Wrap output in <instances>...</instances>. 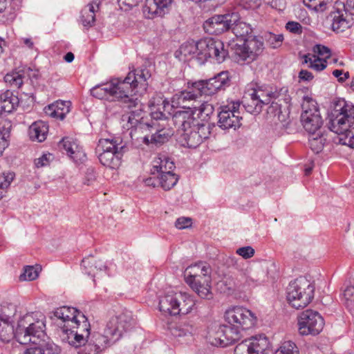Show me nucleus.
Returning <instances> with one entry per match:
<instances>
[{"label": "nucleus", "instance_id": "f257e3e1", "mask_svg": "<svg viewBox=\"0 0 354 354\" xmlns=\"http://www.w3.org/2000/svg\"><path fill=\"white\" fill-rule=\"evenodd\" d=\"M151 77L150 69L146 66H142L130 71L124 80L115 79L109 84L102 85V91L106 97L112 96L125 106H133L138 102L130 95L144 94Z\"/></svg>", "mask_w": 354, "mask_h": 354}, {"label": "nucleus", "instance_id": "f03ea898", "mask_svg": "<svg viewBox=\"0 0 354 354\" xmlns=\"http://www.w3.org/2000/svg\"><path fill=\"white\" fill-rule=\"evenodd\" d=\"M226 324L219 326L214 338L215 346L227 347L242 337V332L252 328L256 322V317L248 309L234 306L225 313Z\"/></svg>", "mask_w": 354, "mask_h": 354}, {"label": "nucleus", "instance_id": "7ed1b4c3", "mask_svg": "<svg viewBox=\"0 0 354 354\" xmlns=\"http://www.w3.org/2000/svg\"><path fill=\"white\" fill-rule=\"evenodd\" d=\"M135 324L131 312H125L111 317L107 322L103 334L97 332L91 334V337L83 345L84 353L100 354L105 348L118 342Z\"/></svg>", "mask_w": 354, "mask_h": 354}, {"label": "nucleus", "instance_id": "20e7f679", "mask_svg": "<svg viewBox=\"0 0 354 354\" xmlns=\"http://www.w3.org/2000/svg\"><path fill=\"white\" fill-rule=\"evenodd\" d=\"M328 120V128L337 134L336 142L354 149V105L344 99L334 101Z\"/></svg>", "mask_w": 354, "mask_h": 354}, {"label": "nucleus", "instance_id": "39448f33", "mask_svg": "<svg viewBox=\"0 0 354 354\" xmlns=\"http://www.w3.org/2000/svg\"><path fill=\"white\" fill-rule=\"evenodd\" d=\"M230 57L239 64H250L261 55L264 49L262 37L253 35L239 43L233 41L228 45Z\"/></svg>", "mask_w": 354, "mask_h": 354}, {"label": "nucleus", "instance_id": "423d86ee", "mask_svg": "<svg viewBox=\"0 0 354 354\" xmlns=\"http://www.w3.org/2000/svg\"><path fill=\"white\" fill-rule=\"evenodd\" d=\"M46 324L41 319L34 320L31 315H26L17 322L15 329V338L21 344H39L46 336Z\"/></svg>", "mask_w": 354, "mask_h": 354}, {"label": "nucleus", "instance_id": "0eeeda50", "mask_svg": "<svg viewBox=\"0 0 354 354\" xmlns=\"http://www.w3.org/2000/svg\"><path fill=\"white\" fill-rule=\"evenodd\" d=\"M315 287L306 277L291 281L287 288V300L295 308L306 307L314 297Z\"/></svg>", "mask_w": 354, "mask_h": 354}, {"label": "nucleus", "instance_id": "6e6552de", "mask_svg": "<svg viewBox=\"0 0 354 354\" xmlns=\"http://www.w3.org/2000/svg\"><path fill=\"white\" fill-rule=\"evenodd\" d=\"M198 51L197 62L200 65L205 64L209 58H213L218 63H223L230 55V48L227 50L219 39L205 37L198 41Z\"/></svg>", "mask_w": 354, "mask_h": 354}, {"label": "nucleus", "instance_id": "1a4fd4ad", "mask_svg": "<svg viewBox=\"0 0 354 354\" xmlns=\"http://www.w3.org/2000/svg\"><path fill=\"white\" fill-rule=\"evenodd\" d=\"M302 109L300 120L304 129L308 133L314 134L320 131L323 120L320 115L319 109L317 106V102L311 97L304 96Z\"/></svg>", "mask_w": 354, "mask_h": 354}, {"label": "nucleus", "instance_id": "9d476101", "mask_svg": "<svg viewBox=\"0 0 354 354\" xmlns=\"http://www.w3.org/2000/svg\"><path fill=\"white\" fill-rule=\"evenodd\" d=\"M240 106L239 102H231L226 105L220 106L217 113L218 127L223 130L239 128L243 119L240 114Z\"/></svg>", "mask_w": 354, "mask_h": 354}, {"label": "nucleus", "instance_id": "9b49d317", "mask_svg": "<svg viewBox=\"0 0 354 354\" xmlns=\"http://www.w3.org/2000/svg\"><path fill=\"white\" fill-rule=\"evenodd\" d=\"M298 325L301 335H317L322 330L324 321L318 312L308 309L300 313Z\"/></svg>", "mask_w": 354, "mask_h": 354}, {"label": "nucleus", "instance_id": "f8f14e48", "mask_svg": "<svg viewBox=\"0 0 354 354\" xmlns=\"http://www.w3.org/2000/svg\"><path fill=\"white\" fill-rule=\"evenodd\" d=\"M237 19L238 12H235L215 15L203 23V28L208 34L220 35L230 30Z\"/></svg>", "mask_w": 354, "mask_h": 354}, {"label": "nucleus", "instance_id": "ddd939ff", "mask_svg": "<svg viewBox=\"0 0 354 354\" xmlns=\"http://www.w3.org/2000/svg\"><path fill=\"white\" fill-rule=\"evenodd\" d=\"M230 84L229 72L225 71L208 80L195 82L193 83V86L200 91L201 95H212L218 90L225 89L230 86Z\"/></svg>", "mask_w": 354, "mask_h": 354}, {"label": "nucleus", "instance_id": "4468645a", "mask_svg": "<svg viewBox=\"0 0 354 354\" xmlns=\"http://www.w3.org/2000/svg\"><path fill=\"white\" fill-rule=\"evenodd\" d=\"M210 124L205 123L183 131L180 136L182 145L188 148H196L210 135Z\"/></svg>", "mask_w": 354, "mask_h": 354}, {"label": "nucleus", "instance_id": "2eb2a0df", "mask_svg": "<svg viewBox=\"0 0 354 354\" xmlns=\"http://www.w3.org/2000/svg\"><path fill=\"white\" fill-rule=\"evenodd\" d=\"M196 113L195 109L190 107L175 111L172 116V120L178 131H188L203 124V123L197 118Z\"/></svg>", "mask_w": 354, "mask_h": 354}, {"label": "nucleus", "instance_id": "dca6fc26", "mask_svg": "<svg viewBox=\"0 0 354 354\" xmlns=\"http://www.w3.org/2000/svg\"><path fill=\"white\" fill-rule=\"evenodd\" d=\"M212 268L205 262H199L188 266L184 272L185 281L189 285L199 284L203 280L211 278Z\"/></svg>", "mask_w": 354, "mask_h": 354}, {"label": "nucleus", "instance_id": "f3484780", "mask_svg": "<svg viewBox=\"0 0 354 354\" xmlns=\"http://www.w3.org/2000/svg\"><path fill=\"white\" fill-rule=\"evenodd\" d=\"M241 280L250 287L263 285L266 280V273L262 267H248L240 271Z\"/></svg>", "mask_w": 354, "mask_h": 354}, {"label": "nucleus", "instance_id": "a211bd4d", "mask_svg": "<svg viewBox=\"0 0 354 354\" xmlns=\"http://www.w3.org/2000/svg\"><path fill=\"white\" fill-rule=\"evenodd\" d=\"M101 3V0H93L82 8L80 21L84 28L88 29L95 26V12L99 11Z\"/></svg>", "mask_w": 354, "mask_h": 354}, {"label": "nucleus", "instance_id": "6ab92c4d", "mask_svg": "<svg viewBox=\"0 0 354 354\" xmlns=\"http://www.w3.org/2000/svg\"><path fill=\"white\" fill-rule=\"evenodd\" d=\"M172 1L173 0H153L151 3L145 5L143 12L147 15L148 18L163 17L169 12Z\"/></svg>", "mask_w": 354, "mask_h": 354}, {"label": "nucleus", "instance_id": "aec40b11", "mask_svg": "<svg viewBox=\"0 0 354 354\" xmlns=\"http://www.w3.org/2000/svg\"><path fill=\"white\" fill-rule=\"evenodd\" d=\"M38 70H32L30 68H24L19 71L12 72L8 73L4 77V80L6 83L10 84L11 86L20 88L23 84L24 79L26 77L38 79L39 77Z\"/></svg>", "mask_w": 354, "mask_h": 354}, {"label": "nucleus", "instance_id": "412c9836", "mask_svg": "<svg viewBox=\"0 0 354 354\" xmlns=\"http://www.w3.org/2000/svg\"><path fill=\"white\" fill-rule=\"evenodd\" d=\"M126 145H121L118 151L114 152H96L98 158L102 165L111 169L118 168L120 165V161L123 154L127 151Z\"/></svg>", "mask_w": 354, "mask_h": 354}, {"label": "nucleus", "instance_id": "4be33fe9", "mask_svg": "<svg viewBox=\"0 0 354 354\" xmlns=\"http://www.w3.org/2000/svg\"><path fill=\"white\" fill-rule=\"evenodd\" d=\"M178 292L174 294H167L160 298L159 310L165 314L169 315H180V310H178Z\"/></svg>", "mask_w": 354, "mask_h": 354}, {"label": "nucleus", "instance_id": "5701e85b", "mask_svg": "<svg viewBox=\"0 0 354 354\" xmlns=\"http://www.w3.org/2000/svg\"><path fill=\"white\" fill-rule=\"evenodd\" d=\"M175 167L174 162L171 158L165 154H160L153 160L151 174V175L164 174L165 171H174Z\"/></svg>", "mask_w": 354, "mask_h": 354}, {"label": "nucleus", "instance_id": "b1692460", "mask_svg": "<svg viewBox=\"0 0 354 354\" xmlns=\"http://www.w3.org/2000/svg\"><path fill=\"white\" fill-rule=\"evenodd\" d=\"M53 314L55 317L61 319L64 323L62 327L68 325V328L71 324L76 323L75 321L77 319V316L83 313L75 308L62 306L57 308Z\"/></svg>", "mask_w": 354, "mask_h": 354}, {"label": "nucleus", "instance_id": "393cba45", "mask_svg": "<svg viewBox=\"0 0 354 354\" xmlns=\"http://www.w3.org/2000/svg\"><path fill=\"white\" fill-rule=\"evenodd\" d=\"M63 342H67L70 346L77 348L86 344L87 342L86 338L84 337L83 334H78L77 332H74V329L68 328V325L65 327H62Z\"/></svg>", "mask_w": 354, "mask_h": 354}, {"label": "nucleus", "instance_id": "a878e982", "mask_svg": "<svg viewBox=\"0 0 354 354\" xmlns=\"http://www.w3.org/2000/svg\"><path fill=\"white\" fill-rule=\"evenodd\" d=\"M70 111V102L57 101L44 108V112L51 118L64 120Z\"/></svg>", "mask_w": 354, "mask_h": 354}, {"label": "nucleus", "instance_id": "bb28decb", "mask_svg": "<svg viewBox=\"0 0 354 354\" xmlns=\"http://www.w3.org/2000/svg\"><path fill=\"white\" fill-rule=\"evenodd\" d=\"M263 101L256 99L250 89H248V91L245 92L241 101L245 110L253 115H258L261 112L263 106Z\"/></svg>", "mask_w": 354, "mask_h": 354}, {"label": "nucleus", "instance_id": "cd10ccee", "mask_svg": "<svg viewBox=\"0 0 354 354\" xmlns=\"http://www.w3.org/2000/svg\"><path fill=\"white\" fill-rule=\"evenodd\" d=\"M234 35L237 37L238 42L241 43L244 39H248L249 36H252L253 29L249 24L241 21L240 15L238 13L237 21L232 25L231 28Z\"/></svg>", "mask_w": 354, "mask_h": 354}, {"label": "nucleus", "instance_id": "c85d7f7f", "mask_svg": "<svg viewBox=\"0 0 354 354\" xmlns=\"http://www.w3.org/2000/svg\"><path fill=\"white\" fill-rule=\"evenodd\" d=\"M248 354H261L269 347L268 339L263 335L248 338Z\"/></svg>", "mask_w": 354, "mask_h": 354}, {"label": "nucleus", "instance_id": "c756f323", "mask_svg": "<svg viewBox=\"0 0 354 354\" xmlns=\"http://www.w3.org/2000/svg\"><path fill=\"white\" fill-rule=\"evenodd\" d=\"M19 99L10 91L0 95V116L11 113L18 105Z\"/></svg>", "mask_w": 354, "mask_h": 354}, {"label": "nucleus", "instance_id": "7c9ffc66", "mask_svg": "<svg viewBox=\"0 0 354 354\" xmlns=\"http://www.w3.org/2000/svg\"><path fill=\"white\" fill-rule=\"evenodd\" d=\"M48 132V125L46 122L41 120L35 122L29 127L30 139L39 142L46 140Z\"/></svg>", "mask_w": 354, "mask_h": 354}, {"label": "nucleus", "instance_id": "2f4dec72", "mask_svg": "<svg viewBox=\"0 0 354 354\" xmlns=\"http://www.w3.org/2000/svg\"><path fill=\"white\" fill-rule=\"evenodd\" d=\"M329 17L332 18L331 28L336 33L342 32L350 27L349 22L341 14L339 8L336 11L331 12Z\"/></svg>", "mask_w": 354, "mask_h": 354}, {"label": "nucleus", "instance_id": "473e14b6", "mask_svg": "<svg viewBox=\"0 0 354 354\" xmlns=\"http://www.w3.org/2000/svg\"><path fill=\"white\" fill-rule=\"evenodd\" d=\"M133 94L130 95L133 100H136L138 103L131 107L125 106L124 104H121V106L123 107V109H127L130 111V115L129 116V122L132 126H137L138 124H142L143 123V115L142 114L143 111L142 109V104L140 103V101L137 97H132Z\"/></svg>", "mask_w": 354, "mask_h": 354}, {"label": "nucleus", "instance_id": "72a5a7b5", "mask_svg": "<svg viewBox=\"0 0 354 354\" xmlns=\"http://www.w3.org/2000/svg\"><path fill=\"white\" fill-rule=\"evenodd\" d=\"M76 323L71 324L69 328L74 329V332H77L78 334H83L85 338L89 339L91 336V325L88 319L84 314H80L75 321Z\"/></svg>", "mask_w": 354, "mask_h": 354}, {"label": "nucleus", "instance_id": "f704fd0d", "mask_svg": "<svg viewBox=\"0 0 354 354\" xmlns=\"http://www.w3.org/2000/svg\"><path fill=\"white\" fill-rule=\"evenodd\" d=\"M249 89L252 93V95H254L256 99L263 101V106L270 104L272 100V91L268 86L264 85L260 86L256 84L255 86L251 85V88Z\"/></svg>", "mask_w": 354, "mask_h": 354}, {"label": "nucleus", "instance_id": "c9c22d12", "mask_svg": "<svg viewBox=\"0 0 354 354\" xmlns=\"http://www.w3.org/2000/svg\"><path fill=\"white\" fill-rule=\"evenodd\" d=\"M178 310H180V315H187L191 312L193 307L196 305V302L192 296L187 292H178Z\"/></svg>", "mask_w": 354, "mask_h": 354}, {"label": "nucleus", "instance_id": "e433bc0d", "mask_svg": "<svg viewBox=\"0 0 354 354\" xmlns=\"http://www.w3.org/2000/svg\"><path fill=\"white\" fill-rule=\"evenodd\" d=\"M13 337H15L13 322L0 317V340L9 342Z\"/></svg>", "mask_w": 354, "mask_h": 354}, {"label": "nucleus", "instance_id": "4c0bfd02", "mask_svg": "<svg viewBox=\"0 0 354 354\" xmlns=\"http://www.w3.org/2000/svg\"><path fill=\"white\" fill-rule=\"evenodd\" d=\"M211 278L209 280H203L199 284H194L190 286L192 289L200 297L201 299H212L213 298V293L211 290Z\"/></svg>", "mask_w": 354, "mask_h": 354}, {"label": "nucleus", "instance_id": "58836bf2", "mask_svg": "<svg viewBox=\"0 0 354 354\" xmlns=\"http://www.w3.org/2000/svg\"><path fill=\"white\" fill-rule=\"evenodd\" d=\"M198 41L194 40L187 41L183 43L180 48L179 53L184 56L185 59H194L197 61V55L198 51Z\"/></svg>", "mask_w": 354, "mask_h": 354}, {"label": "nucleus", "instance_id": "ea45409f", "mask_svg": "<svg viewBox=\"0 0 354 354\" xmlns=\"http://www.w3.org/2000/svg\"><path fill=\"white\" fill-rule=\"evenodd\" d=\"M121 145H124L122 140L118 142V139H100L95 148V152H114L118 151Z\"/></svg>", "mask_w": 354, "mask_h": 354}, {"label": "nucleus", "instance_id": "a19ab883", "mask_svg": "<svg viewBox=\"0 0 354 354\" xmlns=\"http://www.w3.org/2000/svg\"><path fill=\"white\" fill-rule=\"evenodd\" d=\"M308 138L309 146L311 150L315 153H319L321 152L325 145L326 138L325 135L320 131L315 133H309Z\"/></svg>", "mask_w": 354, "mask_h": 354}, {"label": "nucleus", "instance_id": "79ce46f5", "mask_svg": "<svg viewBox=\"0 0 354 354\" xmlns=\"http://www.w3.org/2000/svg\"><path fill=\"white\" fill-rule=\"evenodd\" d=\"M158 178H160V186L165 190L171 189L178 180V176L173 171L158 174Z\"/></svg>", "mask_w": 354, "mask_h": 354}, {"label": "nucleus", "instance_id": "37998d69", "mask_svg": "<svg viewBox=\"0 0 354 354\" xmlns=\"http://www.w3.org/2000/svg\"><path fill=\"white\" fill-rule=\"evenodd\" d=\"M202 96L201 92L192 86L189 90H184L176 93L174 98L177 99L179 104H184L187 101L195 100L198 97Z\"/></svg>", "mask_w": 354, "mask_h": 354}, {"label": "nucleus", "instance_id": "c03bdc74", "mask_svg": "<svg viewBox=\"0 0 354 354\" xmlns=\"http://www.w3.org/2000/svg\"><path fill=\"white\" fill-rule=\"evenodd\" d=\"M196 112L197 118L201 122H208L214 111V107L208 102L203 103L198 108H194Z\"/></svg>", "mask_w": 354, "mask_h": 354}, {"label": "nucleus", "instance_id": "a18cd8bd", "mask_svg": "<svg viewBox=\"0 0 354 354\" xmlns=\"http://www.w3.org/2000/svg\"><path fill=\"white\" fill-rule=\"evenodd\" d=\"M236 284L231 277H225L216 284V289L221 293L230 294L236 288Z\"/></svg>", "mask_w": 354, "mask_h": 354}, {"label": "nucleus", "instance_id": "49530a36", "mask_svg": "<svg viewBox=\"0 0 354 354\" xmlns=\"http://www.w3.org/2000/svg\"><path fill=\"white\" fill-rule=\"evenodd\" d=\"M304 62L309 64L308 67L315 70L316 71H322L327 66V62L325 59L313 55L310 57V54L304 56Z\"/></svg>", "mask_w": 354, "mask_h": 354}, {"label": "nucleus", "instance_id": "de8ad7c7", "mask_svg": "<svg viewBox=\"0 0 354 354\" xmlns=\"http://www.w3.org/2000/svg\"><path fill=\"white\" fill-rule=\"evenodd\" d=\"M194 330V327L189 323H181L171 328L172 335L176 337L191 336Z\"/></svg>", "mask_w": 354, "mask_h": 354}, {"label": "nucleus", "instance_id": "09e8293b", "mask_svg": "<svg viewBox=\"0 0 354 354\" xmlns=\"http://www.w3.org/2000/svg\"><path fill=\"white\" fill-rule=\"evenodd\" d=\"M67 155L76 163L83 162L86 158V153L82 148L79 146L77 142L72 143L70 150L68 151Z\"/></svg>", "mask_w": 354, "mask_h": 354}, {"label": "nucleus", "instance_id": "8fccbe9b", "mask_svg": "<svg viewBox=\"0 0 354 354\" xmlns=\"http://www.w3.org/2000/svg\"><path fill=\"white\" fill-rule=\"evenodd\" d=\"M17 313V307L12 304H6L1 306L0 317L14 323V317Z\"/></svg>", "mask_w": 354, "mask_h": 354}, {"label": "nucleus", "instance_id": "3c124183", "mask_svg": "<svg viewBox=\"0 0 354 354\" xmlns=\"http://www.w3.org/2000/svg\"><path fill=\"white\" fill-rule=\"evenodd\" d=\"M97 264V259L93 256L85 257L82 261V267L84 272L94 277L95 275V265Z\"/></svg>", "mask_w": 354, "mask_h": 354}, {"label": "nucleus", "instance_id": "603ef678", "mask_svg": "<svg viewBox=\"0 0 354 354\" xmlns=\"http://www.w3.org/2000/svg\"><path fill=\"white\" fill-rule=\"evenodd\" d=\"M170 136L171 132L169 130H157L151 136V142L155 144H163L168 140Z\"/></svg>", "mask_w": 354, "mask_h": 354}, {"label": "nucleus", "instance_id": "864d4df0", "mask_svg": "<svg viewBox=\"0 0 354 354\" xmlns=\"http://www.w3.org/2000/svg\"><path fill=\"white\" fill-rule=\"evenodd\" d=\"M39 276V272L32 266H26L19 276L20 281H33Z\"/></svg>", "mask_w": 354, "mask_h": 354}, {"label": "nucleus", "instance_id": "5fc2aeb1", "mask_svg": "<svg viewBox=\"0 0 354 354\" xmlns=\"http://www.w3.org/2000/svg\"><path fill=\"white\" fill-rule=\"evenodd\" d=\"M97 174L93 167L86 169L83 179V184L87 186H93L97 181Z\"/></svg>", "mask_w": 354, "mask_h": 354}, {"label": "nucleus", "instance_id": "6e6d98bb", "mask_svg": "<svg viewBox=\"0 0 354 354\" xmlns=\"http://www.w3.org/2000/svg\"><path fill=\"white\" fill-rule=\"evenodd\" d=\"M304 4L316 12H323L326 9L324 0H303Z\"/></svg>", "mask_w": 354, "mask_h": 354}, {"label": "nucleus", "instance_id": "4d7b16f0", "mask_svg": "<svg viewBox=\"0 0 354 354\" xmlns=\"http://www.w3.org/2000/svg\"><path fill=\"white\" fill-rule=\"evenodd\" d=\"M276 354H299V350L296 344L291 342H285Z\"/></svg>", "mask_w": 354, "mask_h": 354}, {"label": "nucleus", "instance_id": "13d9d810", "mask_svg": "<svg viewBox=\"0 0 354 354\" xmlns=\"http://www.w3.org/2000/svg\"><path fill=\"white\" fill-rule=\"evenodd\" d=\"M15 173L13 172H3L0 174V194H2L1 190L6 189L10 185L11 182L15 178Z\"/></svg>", "mask_w": 354, "mask_h": 354}, {"label": "nucleus", "instance_id": "bf43d9fd", "mask_svg": "<svg viewBox=\"0 0 354 354\" xmlns=\"http://www.w3.org/2000/svg\"><path fill=\"white\" fill-rule=\"evenodd\" d=\"M288 90L286 87H282L279 90L272 91V100L278 99V101L283 100L286 104H288L290 100V97L288 94Z\"/></svg>", "mask_w": 354, "mask_h": 354}, {"label": "nucleus", "instance_id": "052dcab7", "mask_svg": "<svg viewBox=\"0 0 354 354\" xmlns=\"http://www.w3.org/2000/svg\"><path fill=\"white\" fill-rule=\"evenodd\" d=\"M44 346H39L45 354H60L61 348L53 342H47Z\"/></svg>", "mask_w": 354, "mask_h": 354}, {"label": "nucleus", "instance_id": "680f3d73", "mask_svg": "<svg viewBox=\"0 0 354 354\" xmlns=\"http://www.w3.org/2000/svg\"><path fill=\"white\" fill-rule=\"evenodd\" d=\"M343 298L348 306L352 304L354 301V286H350L346 288L343 292Z\"/></svg>", "mask_w": 354, "mask_h": 354}, {"label": "nucleus", "instance_id": "e2e57ef3", "mask_svg": "<svg viewBox=\"0 0 354 354\" xmlns=\"http://www.w3.org/2000/svg\"><path fill=\"white\" fill-rule=\"evenodd\" d=\"M254 252V250L251 246H245L236 250V254L245 259L252 257Z\"/></svg>", "mask_w": 354, "mask_h": 354}, {"label": "nucleus", "instance_id": "0e129e2a", "mask_svg": "<svg viewBox=\"0 0 354 354\" xmlns=\"http://www.w3.org/2000/svg\"><path fill=\"white\" fill-rule=\"evenodd\" d=\"M268 40L272 48H276L281 46L283 40V35L282 34L275 35L270 33V37Z\"/></svg>", "mask_w": 354, "mask_h": 354}, {"label": "nucleus", "instance_id": "69168bd1", "mask_svg": "<svg viewBox=\"0 0 354 354\" xmlns=\"http://www.w3.org/2000/svg\"><path fill=\"white\" fill-rule=\"evenodd\" d=\"M192 224V219L188 217L178 218L175 222V226L180 230L190 227Z\"/></svg>", "mask_w": 354, "mask_h": 354}, {"label": "nucleus", "instance_id": "338daca9", "mask_svg": "<svg viewBox=\"0 0 354 354\" xmlns=\"http://www.w3.org/2000/svg\"><path fill=\"white\" fill-rule=\"evenodd\" d=\"M286 28L294 34H301L302 32V26L299 22L288 21L286 25Z\"/></svg>", "mask_w": 354, "mask_h": 354}, {"label": "nucleus", "instance_id": "774afa93", "mask_svg": "<svg viewBox=\"0 0 354 354\" xmlns=\"http://www.w3.org/2000/svg\"><path fill=\"white\" fill-rule=\"evenodd\" d=\"M313 51L315 53L320 56H326V58H328L330 55V50L323 45L317 44L313 47Z\"/></svg>", "mask_w": 354, "mask_h": 354}]
</instances>
